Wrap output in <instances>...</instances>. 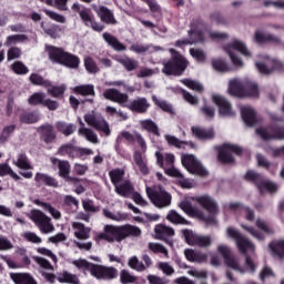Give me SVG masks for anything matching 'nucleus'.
<instances>
[{
  "label": "nucleus",
  "mask_w": 284,
  "mask_h": 284,
  "mask_svg": "<svg viewBox=\"0 0 284 284\" xmlns=\"http://www.w3.org/2000/svg\"><path fill=\"white\" fill-rule=\"evenodd\" d=\"M193 201L201 205L210 215H205L203 210L192 206L187 200L180 203L181 210L185 212L189 216L193 219H200V221H205L207 225H216V216L219 214V203L210 195H197L193 197Z\"/></svg>",
  "instance_id": "obj_1"
},
{
  "label": "nucleus",
  "mask_w": 284,
  "mask_h": 284,
  "mask_svg": "<svg viewBox=\"0 0 284 284\" xmlns=\"http://www.w3.org/2000/svg\"><path fill=\"white\" fill-rule=\"evenodd\" d=\"M226 234L235 242L239 252L245 256V267L240 265V268L243 270V272H236L240 274H246V272L248 274H254L256 272V263L247 254H250V252L251 254H256V245L253 244L252 240L245 237L243 234H241V232H239V230L234 227H229L226 230Z\"/></svg>",
  "instance_id": "obj_2"
},
{
  "label": "nucleus",
  "mask_w": 284,
  "mask_h": 284,
  "mask_svg": "<svg viewBox=\"0 0 284 284\" xmlns=\"http://www.w3.org/2000/svg\"><path fill=\"white\" fill-rule=\"evenodd\" d=\"M104 99L108 101H113V103H118L122 108H128L132 112H148V108H150V103L145 98H138L132 102H129V97L126 93H122L115 89H108L103 93Z\"/></svg>",
  "instance_id": "obj_3"
},
{
  "label": "nucleus",
  "mask_w": 284,
  "mask_h": 284,
  "mask_svg": "<svg viewBox=\"0 0 284 284\" xmlns=\"http://www.w3.org/2000/svg\"><path fill=\"white\" fill-rule=\"evenodd\" d=\"M128 236H141V229L132 225H105L103 232L99 234V239L108 241V243H121Z\"/></svg>",
  "instance_id": "obj_4"
},
{
  "label": "nucleus",
  "mask_w": 284,
  "mask_h": 284,
  "mask_svg": "<svg viewBox=\"0 0 284 284\" xmlns=\"http://www.w3.org/2000/svg\"><path fill=\"white\" fill-rule=\"evenodd\" d=\"M170 52L172 58L171 60H164L162 62V72L163 74H166V77H179L180 74H183L185 68H187V60H185V58L174 49H170Z\"/></svg>",
  "instance_id": "obj_5"
},
{
  "label": "nucleus",
  "mask_w": 284,
  "mask_h": 284,
  "mask_svg": "<svg viewBox=\"0 0 284 284\" xmlns=\"http://www.w3.org/2000/svg\"><path fill=\"white\" fill-rule=\"evenodd\" d=\"M111 183H113L115 187L116 194L119 196H123L124 199H130L132 196V192H134V186L130 183V181L123 179L125 176V171L121 169H114L109 172Z\"/></svg>",
  "instance_id": "obj_6"
},
{
  "label": "nucleus",
  "mask_w": 284,
  "mask_h": 284,
  "mask_svg": "<svg viewBox=\"0 0 284 284\" xmlns=\"http://www.w3.org/2000/svg\"><path fill=\"white\" fill-rule=\"evenodd\" d=\"M224 50L229 54L235 68H243L245 65V63L236 54V52H240L246 59H252V51H250V49H247V45H245L241 40H233L232 42H230L224 47Z\"/></svg>",
  "instance_id": "obj_7"
},
{
  "label": "nucleus",
  "mask_w": 284,
  "mask_h": 284,
  "mask_svg": "<svg viewBox=\"0 0 284 284\" xmlns=\"http://www.w3.org/2000/svg\"><path fill=\"white\" fill-rule=\"evenodd\" d=\"M27 216L34 223V225H37L42 234H52V232H54L52 219L40 210L33 209L27 214Z\"/></svg>",
  "instance_id": "obj_8"
},
{
  "label": "nucleus",
  "mask_w": 284,
  "mask_h": 284,
  "mask_svg": "<svg viewBox=\"0 0 284 284\" xmlns=\"http://www.w3.org/2000/svg\"><path fill=\"white\" fill-rule=\"evenodd\" d=\"M146 194L155 207H169L172 203V195L161 186H146Z\"/></svg>",
  "instance_id": "obj_9"
},
{
  "label": "nucleus",
  "mask_w": 284,
  "mask_h": 284,
  "mask_svg": "<svg viewBox=\"0 0 284 284\" xmlns=\"http://www.w3.org/2000/svg\"><path fill=\"white\" fill-rule=\"evenodd\" d=\"M181 162L183 168L190 172V174H196L197 176H207V169L201 164V161L194 156V154H182Z\"/></svg>",
  "instance_id": "obj_10"
},
{
  "label": "nucleus",
  "mask_w": 284,
  "mask_h": 284,
  "mask_svg": "<svg viewBox=\"0 0 284 284\" xmlns=\"http://www.w3.org/2000/svg\"><path fill=\"white\" fill-rule=\"evenodd\" d=\"M248 181H254L257 190L263 194L264 192H268L270 194H274L278 192V185L273 181L267 179H263V176L258 175V173L254 171H248L245 175Z\"/></svg>",
  "instance_id": "obj_11"
},
{
  "label": "nucleus",
  "mask_w": 284,
  "mask_h": 284,
  "mask_svg": "<svg viewBox=\"0 0 284 284\" xmlns=\"http://www.w3.org/2000/svg\"><path fill=\"white\" fill-rule=\"evenodd\" d=\"M263 61H257L255 63L256 69L261 74H272L274 70H278L280 72L284 70V64L278 59H272L267 55L262 57Z\"/></svg>",
  "instance_id": "obj_12"
},
{
  "label": "nucleus",
  "mask_w": 284,
  "mask_h": 284,
  "mask_svg": "<svg viewBox=\"0 0 284 284\" xmlns=\"http://www.w3.org/2000/svg\"><path fill=\"white\" fill-rule=\"evenodd\" d=\"M84 121L91 128H95V130H99V132H103V134L106 136L110 135V125L101 114L92 111L91 113L84 115Z\"/></svg>",
  "instance_id": "obj_13"
},
{
  "label": "nucleus",
  "mask_w": 284,
  "mask_h": 284,
  "mask_svg": "<svg viewBox=\"0 0 284 284\" xmlns=\"http://www.w3.org/2000/svg\"><path fill=\"white\" fill-rule=\"evenodd\" d=\"M217 158L221 163H234V156H232V152L233 154H241L243 149L234 144H224L217 148Z\"/></svg>",
  "instance_id": "obj_14"
},
{
  "label": "nucleus",
  "mask_w": 284,
  "mask_h": 284,
  "mask_svg": "<svg viewBox=\"0 0 284 284\" xmlns=\"http://www.w3.org/2000/svg\"><path fill=\"white\" fill-rule=\"evenodd\" d=\"M183 234L189 245H196L197 247H210L212 245V237L209 235H199L190 230L183 231Z\"/></svg>",
  "instance_id": "obj_15"
},
{
  "label": "nucleus",
  "mask_w": 284,
  "mask_h": 284,
  "mask_svg": "<svg viewBox=\"0 0 284 284\" xmlns=\"http://www.w3.org/2000/svg\"><path fill=\"white\" fill-rule=\"evenodd\" d=\"M212 101L217 105L219 114L221 116H234V114H236L232 109V103H230L223 95L215 93L212 95Z\"/></svg>",
  "instance_id": "obj_16"
},
{
  "label": "nucleus",
  "mask_w": 284,
  "mask_h": 284,
  "mask_svg": "<svg viewBox=\"0 0 284 284\" xmlns=\"http://www.w3.org/2000/svg\"><path fill=\"white\" fill-rule=\"evenodd\" d=\"M217 252L223 256L224 263L226 266H229L231 270H234V272H243V268H241V262L236 257H231L232 252L230 251V247L226 245H219Z\"/></svg>",
  "instance_id": "obj_17"
},
{
  "label": "nucleus",
  "mask_w": 284,
  "mask_h": 284,
  "mask_svg": "<svg viewBox=\"0 0 284 284\" xmlns=\"http://www.w3.org/2000/svg\"><path fill=\"white\" fill-rule=\"evenodd\" d=\"M58 154H60V156H70V159H74L75 156L92 154V150L79 149L72 144H63L59 148Z\"/></svg>",
  "instance_id": "obj_18"
},
{
  "label": "nucleus",
  "mask_w": 284,
  "mask_h": 284,
  "mask_svg": "<svg viewBox=\"0 0 284 284\" xmlns=\"http://www.w3.org/2000/svg\"><path fill=\"white\" fill-rule=\"evenodd\" d=\"M51 163L58 165L59 176L64 179L68 183H77V181H79V179L70 176V163L68 161L51 158Z\"/></svg>",
  "instance_id": "obj_19"
},
{
  "label": "nucleus",
  "mask_w": 284,
  "mask_h": 284,
  "mask_svg": "<svg viewBox=\"0 0 284 284\" xmlns=\"http://www.w3.org/2000/svg\"><path fill=\"white\" fill-rule=\"evenodd\" d=\"M79 17L81 21H83L84 26H87V28H92V30H94L95 32L103 31V26L94 21V16L92 14V11H90V9H81L79 11Z\"/></svg>",
  "instance_id": "obj_20"
},
{
  "label": "nucleus",
  "mask_w": 284,
  "mask_h": 284,
  "mask_svg": "<svg viewBox=\"0 0 284 284\" xmlns=\"http://www.w3.org/2000/svg\"><path fill=\"white\" fill-rule=\"evenodd\" d=\"M245 81L246 78L244 79H232L229 82V94L231 97H237V98H243L245 97Z\"/></svg>",
  "instance_id": "obj_21"
},
{
  "label": "nucleus",
  "mask_w": 284,
  "mask_h": 284,
  "mask_svg": "<svg viewBox=\"0 0 284 284\" xmlns=\"http://www.w3.org/2000/svg\"><path fill=\"white\" fill-rule=\"evenodd\" d=\"M166 174L169 176H173L178 180L179 185L183 187V190H192V187L196 186V183L193 180L185 179L180 170H176L175 168L168 169Z\"/></svg>",
  "instance_id": "obj_22"
},
{
  "label": "nucleus",
  "mask_w": 284,
  "mask_h": 284,
  "mask_svg": "<svg viewBox=\"0 0 284 284\" xmlns=\"http://www.w3.org/2000/svg\"><path fill=\"white\" fill-rule=\"evenodd\" d=\"M203 41H205V38L203 37V32L191 30L189 32V39L178 40L175 42V45L178 48H185V45H193V43H203Z\"/></svg>",
  "instance_id": "obj_23"
},
{
  "label": "nucleus",
  "mask_w": 284,
  "mask_h": 284,
  "mask_svg": "<svg viewBox=\"0 0 284 284\" xmlns=\"http://www.w3.org/2000/svg\"><path fill=\"white\" fill-rule=\"evenodd\" d=\"M116 274H118V271L114 267H108V266L95 264L92 276L94 278L110 280V278H116Z\"/></svg>",
  "instance_id": "obj_24"
},
{
  "label": "nucleus",
  "mask_w": 284,
  "mask_h": 284,
  "mask_svg": "<svg viewBox=\"0 0 284 284\" xmlns=\"http://www.w3.org/2000/svg\"><path fill=\"white\" fill-rule=\"evenodd\" d=\"M156 164L166 172V170H172L174 168V154L172 153H161L160 151L155 152Z\"/></svg>",
  "instance_id": "obj_25"
},
{
  "label": "nucleus",
  "mask_w": 284,
  "mask_h": 284,
  "mask_svg": "<svg viewBox=\"0 0 284 284\" xmlns=\"http://www.w3.org/2000/svg\"><path fill=\"white\" fill-rule=\"evenodd\" d=\"M224 207L225 210L244 214L246 216V221H254V211L239 202L226 203Z\"/></svg>",
  "instance_id": "obj_26"
},
{
  "label": "nucleus",
  "mask_w": 284,
  "mask_h": 284,
  "mask_svg": "<svg viewBox=\"0 0 284 284\" xmlns=\"http://www.w3.org/2000/svg\"><path fill=\"white\" fill-rule=\"evenodd\" d=\"M165 141L179 150H196L194 142L181 141L173 135H165Z\"/></svg>",
  "instance_id": "obj_27"
},
{
  "label": "nucleus",
  "mask_w": 284,
  "mask_h": 284,
  "mask_svg": "<svg viewBox=\"0 0 284 284\" xmlns=\"http://www.w3.org/2000/svg\"><path fill=\"white\" fill-rule=\"evenodd\" d=\"M241 114L245 125H248L250 128L256 125V111H254V108L244 105L241 108Z\"/></svg>",
  "instance_id": "obj_28"
},
{
  "label": "nucleus",
  "mask_w": 284,
  "mask_h": 284,
  "mask_svg": "<svg viewBox=\"0 0 284 284\" xmlns=\"http://www.w3.org/2000/svg\"><path fill=\"white\" fill-rule=\"evenodd\" d=\"M93 10L97 12L98 17L103 23H109L112 26L116 23V20L114 19V13H112L106 7H94Z\"/></svg>",
  "instance_id": "obj_29"
},
{
  "label": "nucleus",
  "mask_w": 284,
  "mask_h": 284,
  "mask_svg": "<svg viewBox=\"0 0 284 284\" xmlns=\"http://www.w3.org/2000/svg\"><path fill=\"white\" fill-rule=\"evenodd\" d=\"M45 51L48 52V55L53 63H62L63 59L67 54V52L63 51L61 48L52 47V45H47Z\"/></svg>",
  "instance_id": "obj_30"
},
{
  "label": "nucleus",
  "mask_w": 284,
  "mask_h": 284,
  "mask_svg": "<svg viewBox=\"0 0 284 284\" xmlns=\"http://www.w3.org/2000/svg\"><path fill=\"white\" fill-rule=\"evenodd\" d=\"M193 135L200 141H210L214 139V129H203L201 126H192Z\"/></svg>",
  "instance_id": "obj_31"
},
{
  "label": "nucleus",
  "mask_w": 284,
  "mask_h": 284,
  "mask_svg": "<svg viewBox=\"0 0 284 284\" xmlns=\"http://www.w3.org/2000/svg\"><path fill=\"white\" fill-rule=\"evenodd\" d=\"M10 278L16 284H37V280L29 273H11Z\"/></svg>",
  "instance_id": "obj_32"
},
{
  "label": "nucleus",
  "mask_w": 284,
  "mask_h": 284,
  "mask_svg": "<svg viewBox=\"0 0 284 284\" xmlns=\"http://www.w3.org/2000/svg\"><path fill=\"white\" fill-rule=\"evenodd\" d=\"M36 183L39 185H48V187H58L59 182L57 179L45 174V173H37L34 178Z\"/></svg>",
  "instance_id": "obj_33"
},
{
  "label": "nucleus",
  "mask_w": 284,
  "mask_h": 284,
  "mask_svg": "<svg viewBox=\"0 0 284 284\" xmlns=\"http://www.w3.org/2000/svg\"><path fill=\"white\" fill-rule=\"evenodd\" d=\"M33 203L39 205V207H42L44 212H49L54 221H61V211L57 210L50 203L41 202V200H34Z\"/></svg>",
  "instance_id": "obj_34"
},
{
  "label": "nucleus",
  "mask_w": 284,
  "mask_h": 284,
  "mask_svg": "<svg viewBox=\"0 0 284 284\" xmlns=\"http://www.w3.org/2000/svg\"><path fill=\"white\" fill-rule=\"evenodd\" d=\"M72 227L74 230L75 239H80V241L90 239V227H85V225L79 222H73Z\"/></svg>",
  "instance_id": "obj_35"
},
{
  "label": "nucleus",
  "mask_w": 284,
  "mask_h": 284,
  "mask_svg": "<svg viewBox=\"0 0 284 284\" xmlns=\"http://www.w3.org/2000/svg\"><path fill=\"white\" fill-rule=\"evenodd\" d=\"M184 254L191 263H205V261H207V254L199 251L185 250Z\"/></svg>",
  "instance_id": "obj_36"
},
{
  "label": "nucleus",
  "mask_w": 284,
  "mask_h": 284,
  "mask_svg": "<svg viewBox=\"0 0 284 284\" xmlns=\"http://www.w3.org/2000/svg\"><path fill=\"white\" fill-rule=\"evenodd\" d=\"M261 93V89H258V83L246 78L244 84V97L256 98Z\"/></svg>",
  "instance_id": "obj_37"
},
{
  "label": "nucleus",
  "mask_w": 284,
  "mask_h": 284,
  "mask_svg": "<svg viewBox=\"0 0 284 284\" xmlns=\"http://www.w3.org/2000/svg\"><path fill=\"white\" fill-rule=\"evenodd\" d=\"M272 256L284 258V240L273 241L268 244Z\"/></svg>",
  "instance_id": "obj_38"
},
{
  "label": "nucleus",
  "mask_w": 284,
  "mask_h": 284,
  "mask_svg": "<svg viewBox=\"0 0 284 284\" xmlns=\"http://www.w3.org/2000/svg\"><path fill=\"white\" fill-rule=\"evenodd\" d=\"M72 265H74L77 268L83 272V274H87V272H90L91 276H93L94 267L97 264H92L87 260L79 258V260H73Z\"/></svg>",
  "instance_id": "obj_39"
},
{
  "label": "nucleus",
  "mask_w": 284,
  "mask_h": 284,
  "mask_svg": "<svg viewBox=\"0 0 284 284\" xmlns=\"http://www.w3.org/2000/svg\"><path fill=\"white\" fill-rule=\"evenodd\" d=\"M155 237L160 239L161 241H165L169 236H174V229L158 224L154 229Z\"/></svg>",
  "instance_id": "obj_40"
},
{
  "label": "nucleus",
  "mask_w": 284,
  "mask_h": 284,
  "mask_svg": "<svg viewBox=\"0 0 284 284\" xmlns=\"http://www.w3.org/2000/svg\"><path fill=\"white\" fill-rule=\"evenodd\" d=\"M42 141L44 143H52L57 139V133H54V128L50 124L41 126Z\"/></svg>",
  "instance_id": "obj_41"
},
{
  "label": "nucleus",
  "mask_w": 284,
  "mask_h": 284,
  "mask_svg": "<svg viewBox=\"0 0 284 284\" xmlns=\"http://www.w3.org/2000/svg\"><path fill=\"white\" fill-rule=\"evenodd\" d=\"M103 39L111 48H113V50H116V52H123V50H125V45L119 42L114 36L110 33H103Z\"/></svg>",
  "instance_id": "obj_42"
},
{
  "label": "nucleus",
  "mask_w": 284,
  "mask_h": 284,
  "mask_svg": "<svg viewBox=\"0 0 284 284\" xmlns=\"http://www.w3.org/2000/svg\"><path fill=\"white\" fill-rule=\"evenodd\" d=\"M78 134L80 136H84V139H87V141H89L90 143H99V136L97 135V133H94V131H92V129L82 126L78 130Z\"/></svg>",
  "instance_id": "obj_43"
},
{
  "label": "nucleus",
  "mask_w": 284,
  "mask_h": 284,
  "mask_svg": "<svg viewBox=\"0 0 284 284\" xmlns=\"http://www.w3.org/2000/svg\"><path fill=\"white\" fill-rule=\"evenodd\" d=\"M133 161L136 165V168L140 170L142 174H149L150 169L148 168V163L143 161V154L141 152L135 151L133 154Z\"/></svg>",
  "instance_id": "obj_44"
},
{
  "label": "nucleus",
  "mask_w": 284,
  "mask_h": 284,
  "mask_svg": "<svg viewBox=\"0 0 284 284\" xmlns=\"http://www.w3.org/2000/svg\"><path fill=\"white\" fill-rule=\"evenodd\" d=\"M255 41L256 43H267V41H271L272 43H280L281 39L276 36H272L270 33H263L261 31L255 32Z\"/></svg>",
  "instance_id": "obj_45"
},
{
  "label": "nucleus",
  "mask_w": 284,
  "mask_h": 284,
  "mask_svg": "<svg viewBox=\"0 0 284 284\" xmlns=\"http://www.w3.org/2000/svg\"><path fill=\"white\" fill-rule=\"evenodd\" d=\"M45 88H47L48 94H50V97H53L54 99H61L67 90L65 84L55 87V85H52V82H49V85Z\"/></svg>",
  "instance_id": "obj_46"
},
{
  "label": "nucleus",
  "mask_w": 284,
  "mask_h": 284,
  "mask_svg": "<svg viewBox=\"0 0 284 284\" xmlns=\"http://www.w3.org/2000/svg\"><path fill=\"white\" fill-rule=\"evenodd\" d=\"M59 283L79 284V277L68 271H64L58 275Z\"/></svg>",
  "instance_id": "obj_47"
},
{
  "label": "nucleus",
  "mask_w": 284,
  "mask_h": 284,
  "mask_svg": "<svg viewBox=\"0 0 284 284\" xmlns=\"http://www.w3.org/2000/svg\"><path fill=\"white\" fill-rule=\"evenodd\" d=\"M55 128L58 132H61V134H64V136H70L71 134H74V131L77 130L74 124H70L65 122H58L55 124Z\"/></svg>",
  "instance_id": "obj_48"
},
{
  "label": "nucleus",
  "mask_w": 284,
  "mask_h": 284,
  "mask_svg": "<svg viewBox=\"0 0 284 284\" xmlns=\"http://www.w3.org/2000/svg\"><path fill=\"white\" fill-rule=\"evenodd\" d=\"M73 92L75 94H81V97H92L94 95V85L92 84H83L73 88Z\"/></svg>",
  "instance_id": "obj_49"
},
{
  "label": "nucleus",
  "mask_w": 284,
  "mask_h": 284,
  "mask_svg": "<svg viewBox=\"0 0 284 284\" xmlns=\"http://www.w3.org/2000/svg\"><path fill=\"white\" fill-rule=\"evenodd\" d=\"M128 266L135 272H145V265L136 255H133L128 260Z\"/></svg>",
  "instance_id": "obj_50"
},
{
  "label": "nucleus",
  "mask_w": 284,
  "mask_h": 284,
  "mask_svg": "<svg viewBox=\"0 0 284 284\" xmlns=\"http://www.w3.org/2000/svg\"><path fill=\"white\" fill-rule=\"evenodd\" d=\"M79 63H81V61L79 60L78 57L72 55L70 53H65L64 58L61 62V65H65L67 68L75 69V68H79Z\"/></svg>",
  "instance_id": "obj_51"
},
{
  "label": "nucleus",
  "mask_w": 284,
  "mask_h": 284,
  "mask_svg": "<svg viewBox=\"0 0 284 284\" xmlns=\"http://www.w3.org/2000/svg\"><path fill=\"white\" fill-rule=\"evenodd\" d=\"M118 62L121 63V65H123L128 72H132V70H136V68H139V61L132 58H120L118 59Z\"/></svg>",
  "instance_id": "obj_52"
},
{
  "label": "nucleus",
  "mask_w": 284,
  "mask_h": 284,
  "mask_svg": "<svg viewBox=\"0 0 284 284\" xmlns=\"http://www.w3.org/2000/svg\"><path fill=\"white\" fill-rule=\"evenodd\" d=\"M13 165L19 168L20 170H32V165L28 161V156L26 154L20 153L17 160H13Z\"/></svg>",
  "instance_id": "obj_53"
},
{
  "label": "nucleus",
  "mask_w": 284,
  "mask_h": 284,
  "mask_svg": "<svg viewBox=\"0 0 284 284\" xmlns=\"http://www.w3.org/2000/svg\"><path fill=\"white\" fill-rule=\"evenodd\" d=\"M166 219L170 223H174L175 225H187V220L176 213V211H170Z\"/></svg>",
  "instance_id": "obj_54"
},
{
  "label": "nucleus",
  "mask_w": 284,
  "mask_h": 284,
  "mask_svg": "<svg viewBox=\"0 0 284 284\" xmlns=\"http://www.w3.org/2000/svg\"><path fill=\"white\" fill-rule=\"evenodd\" d=\"M28 41V36L26 34H14L7 37V40L4 42V45H17V43H26Z\"/></svg>",
  "instance_id": "obj_55"
},
{
  "label": "nucleus",
  "mask_w": 284,
  "mask_h": 284,
  "mask_svg": "<svg viewBox=\"0 0 284 284\" xmlns=\"http://www.w3.org/2000/svg\"><path fill=\"white\" fill-rule=\"evenodd\" d=\"M241 227H242V230H244L245 232L251 234L253 236V239H256V241H265V234H263V232L254 229V226L241 224Z\"/></svg>",
  "instance_id": "obj_56"
},
{
  "label": "nucleus",
  "mask_w": 284,
  "mask_h": 284,
  "mask_svg": "<svg viewBox=\"0 0 284 284\" xmlns=\"http://www.w3.org/2000/svg\"><path fill=\"white\" fill-rule=\"evenodd\" d=\"M190 54L199 63H205V61H207V54L205 53V51H203V49L192 48L190 49Z\"/></svg>",
  "instance_id": "obj_57"
},
{
  "label": "nucleus",
  "mask_w": 284,
  "mask_h": 284,
  "mask_svg": "<svg viewBox=\"0 0 284 284\" xmlns=\"http://www.w3.org/2000/svg\"><path fill=\"white\" fill-rule=\"evenodd\" d=\"M212 68L213 70H216V72H229L230 67L227 65V62L225 60L216 58L212 60Z\"/></svg>",
  "instance_id": "obj_58"
},
{
  "label": "nucleus",
  "mask_w": 284,
  "mask_h": 284,
  "mask_svg": "<svg viewBox=\"0 0 284 284\" xmlns=\"http://www.w3.org/2000/svg\"><path fill=\"white\" fill-rule=\"evenodd\" d=\"M181 82L183 83V85H185L190 90H194L195 92H204V90H205L203 84H201V82H199V81L185 79V80H182Z\"/></svg>",
  "instance_id": "obj_59"
},
{
  "label": "nucleus",
  "mask_w": 284,
  "mask_h": 284,
  "mask_svg": "<svg viewBox=\"0 0 284 284\" xmlns=\"http://www.w3.org/2000/svg\"><path fill=\"white\" fill-rule=\"evenodd\" d=\"M7 174H9V176H11L13 181H21V176L14 173V171H12V168H10V165L0 164V176H7Z\"/></svg>",
  "instance_id": "obj_60"
},
{
  "label": "nucleus",
  "mask_w": 284,
  "mask_h": 284,
  "mask_svg": "<svg viewBox=\"0 0 284 284\" xmlns=\"http://www.w3.org/2000/svg\"><path fill=\"white\" fill-rule=\"evenodd\" d=\"M44 101L45 94L42 92H36L28 99L29 105H43Z\"/></svg>",
  "instance_id": "obj_61"
},
{
  "label": "nucleus",
  "mask_w": 284,
  "mask_h": 284,
  "mask_svg": "<svg viewBox=\"0 0 284 284\" xmlns=\"http://www.w3.org/2000/svg\"><path fill=\"white\" fill-rule=\"evenodd\" d=\"M103 214L104 216H106V219H110L111 221H128V214L125 213H112L111 211L104 209Z\"/></svg>",
  "instance_id": "obj_62"
},
{
  "label": "nucleus",
  "mask_w": 284,
  "mask_h": 284,
  "mask_svg": "<svg viewBox=\"0 0 284 284\" xmlns=\"http://www.w3.org/2000/svg\"><path fill=\"white\" fill-rule=\"evenodd\" d=\"M120 281H121L122 284L136 283V276H134L128 270H122L120 272Z\"/></svg>",
  "instance_id": "obj_63"
},
{
  "label": "nucleus",
  "mask_w": 284,
  "mask_h": 284,
  "mask_svg": "<svg viewBox=\"0 0 284 284\" xmlns=\"http://www.w3.org/2000/svg\"><path fill=\"white\" fill-rule=\"evenodd\" d=\"M11 70L16 73V74H28V72H30V70L23 64V62L21 61H16L11 64Z\"/></svg>",
  "instance_id": "obj_64"
}]
</instances>
